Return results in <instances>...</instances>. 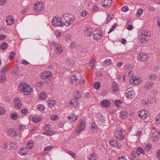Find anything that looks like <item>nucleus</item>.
Listing matches in <instances>:
<instances>
[{"label": "nucleus", "mask_w": 160, "mask_h": 160, "mask_svg": "<svg viewBox=\"0 0 160 160\" xmlns=\"http://www.w3.org/2000/svg\"><path fill=\"white\" fill-rule=\"evenodd\" d=\"M63 26L68 27L71 25L75 20V16L72 14L64 13L62 17Z\"/></svg>", "instance_id": "nucleus-1"}, {"label": "nucleus", "mask_w": 160, "mask_h": 160, "mask_svg": "<svg viewBox=\"0 0 160 160\" xmlns=\"http://www.w3.org/2000/svg\"><path fill=\"white\" fill-rule=\"evenodd\" d=\"M18 89L22 93L26 95L30 94L33 90L31 86L27 84L26 83L20 84L18 86Z\"/></svg>", "instance_id": "nucleus-2"}, {"label": "nucleus", "mask_w": 160, "mask_h": 160, "mask_svg": "<svg viewBox=\"0 0 160 160\" xmlns=\"http://www.w3.org/2000/svg\"><path fill=\"white\" fill-rule=\"evenodd\" d=\"M33 7L35 14H40L43 11L45 8V4L43 2L38 1L35 3Z\"/></svg>", "instance_id": "nucleus-3"}, {"label": "nucleus", "mask_w": 160, "mask_h": 160, "mask_svg": "<svg viewBox=\"0 0 160 160\" xmlns=\"http://www.w3.org/2000/svg\"><path fill=\"white\" fill-rule=\"evenodd\" d=\"M52 25L57 27H61L63 26L62 18L58 17L53 18L51 20Z\"/></svg>", "instance_id": "nucleus-4"}, {"label": "nucleus", "mask_w": 160, "mask_h": 160, "mask_svg": "<svg viewBox=\"0 0 160 160\" xmlns=\"http://www.w3.org/2000/svg\"><path fill=\"white\" fill-rule=\"evenodd\" d=\"M6 132L8 136L11 137H14L15 136L18 135L21 133L19 129L17 130L12 128H9L7 129L6 131Z\"/></svg>", "instance_id": "nucleus-5"}, {"label": "nucleus", "mask_w": 160, "mask_h": 160, "mask_svg": "<svg viewBox=\"0 0 160 160\" xmlns=\"http://www.w3.org/2000/svg\"><path fill=\"white\" fill-rule=\"evenodd\" d=\"M51 44L54 47V51L56 54H60L62 53L63 49L61 45L57 44L54 41L51 42Z\"/></svg>", "instance_id": "nucleus-6"}, {"label": "nucleus", "mask_w": 160, "mask_h": 160, "mask_svg": "<svg viewBox=\"0 0 160 160\" xmlns=\"http://www.w3.org/2000/svg\"><path fill=\"white\" fill-rule=\"evenodd\" d=\"M86 127V122L84 121H81L80 123L76 128L75 132L78 134L84 130Z\"/></svg>", "instance_id": "nucleus-7"}, {"label": "nucleus", "mask_w": 160, "mask_h": 160, "mask_svg": "<svg viewBox=\"0 0 160 160\" xmlns=\"http://www.w3.org/2000/svg\"><path fill=\"white\" fill-rule=\"evenodd\" d=\"M123 133V130L121 129V130H117L115 133V135L118 139L122 140L124 138V134Z\"/></svg>", "instance_id": "nucleus-8"}, {"label": "nucleus", "mask_w": 160, "mask_h": 160, "mask_svg": "<svg viewBox=\"0 0 160 160\" xmlns=\"http://www.w3.org/2000/svg\"><path fill=\"white\" fill-rule=\"evenodd\" d=\"M52 76V73L49 71H45L41 75V78L43 79H47L50 78Z\"/></svg>", "instance_id": "nucleus-9"}, {"label": "nucleus", "mask_w": 160, "mask_h": 160, "mask_svg": "<svg viewBox=\"0 0 160 160\" xmlns=\"http://www.w3.org/2000/svg\"><path fill=\"white\" fill-rule=\"evenodd\" d=\"M93 35L94 39L98 41L100 40L102 37V32L100 31L95 30L93 32Z\"/></svg>", "instance_id": "nucleus-10"}, {"label": "nucleus", "mask_w": 160, "mask_h": 160, "mask_svg": "<svg viewBox=\"0 0 160 160\" xmlns=\"http://www.w3.org/2000/svg\"><path fill=\"white\" fill-rule=\"evenodd\" d=\"M149 113L147 111L145 110H142L138 113V116L142 119H143L147 118V117H149L148 115Z\"/></svg>", "instance_id": "nucleus-11"}, {"label": "nucleus", "mask_w": 160, "mask_h": 160, "mask_svg": "<svg viewBox=\"0 0 160 160\" xmlns=\"http://www.w3.org/2000/svg\"><path fill=\"white\" fill-rule=\"evenodd\" d=\"M15 20L14 17L11 15L8 16L6 19L7 23L9 25H12L14 22Z\"/></svg>", "instance_id": "nucleus-12"}, {"label": "nucleus", "mask_w": 160, "mask_h": 160, "mask_svg": "<svg viewBox=\"0 0 160 160\" xmlns=\"http://www.w3.org/2000/svg\"><path fill=\"white\" fill-rule=\"evenodd\" d=\"M138 55V60L141 61H146L148 59V56L147 55L144 54L142 53H141Z\"/></svg>", "instance_id": "nucleus-13"}, {"label": "nucleus", "mask_w": 160, "mask_h": 160, "mask_svg": "<svg viewBox=\"0 0 160 160\" xmlns=\"http://www.w3.org/2000/svg\"><path fill=\"white\" fill-rule=\"evenodd\" d=\"M15 108L16 109L21 108L22 103L18 98H16L14 99Z\"/></svg>", "instance_id": "nucleus-14"}, {"label": "nucleus", "mask_w": 160, "mask_h": 160, "mask_svg": "<svg viewBox=\"0 0 160 160\" xmlns=\"http://www.w3.org/2000/svg\"><path fill=\"white\" fill-rule=\"evenodd\" d=\"M101 5L103 7L109 6L112 4V0H102L101 1Z\"/></svg>", "instance_id": "nucleus-15"}, {"label": "nucleus", "mask_w": 160, "mask_h": 160, "mask_svg": "<svg viewBox=\"0 0 160 160\" xmlns=\"http://www.w3.org/2000/svg\"><path fill=\"white\" fill-rule=\"evenodd\" d=\"M110 102L108 100L104 99L102 101L101 104L105 107H109L110 105Z\"/></svg>", "instance_id": "nucleus-16"}, {"label": "nucleus", "mask_w": 160, "mask_h": 160, "mask_svg": "<svg viewBox=\"0 0 160 160\" xmlns=\"http://www.w3.org/2000/svg\"><path fill=\"white\" fill-rule=\"evenodd\" d=\"M67 118L68 120L71 122H75L77 119V116L73 114L69 115L67 117Z\"/></svg>", "instance_id": "nucleus-17"}, {"label": "nucleus", "mask_w": 160, "mask_h": 160, "mask_svg": "<svg viewBox=\"0 0 160 160\" xmlns=\"http://www.w3.org/2000/svg\"><path fill=\"white\" fill-rule=\"evenodd\" d=\"M91 131L94 133H97L98 131V127L96 124L93 122L91 125Z\"/></svg>", "instance_id": "nucleus-18"}, {"label": "nucleus", "mask_w": 160, "mask_h": 160, "mask_svg": "<svg viewBox=\"0 0 160 160\" xmlns=\"http://www.w3.org/2000/svg\"><path fill=\"white\" fill-rule=\"evenodd\" d=\"M133 72L132 71H130L129 73H128V74L127 75V76H130V77L131 78H134L135 80H134V84H138L139 82V80L135 76H133V74H132Z\"/></svg>", "instance_id": "nucleus-19"}, {"label": "nucleus", "mask_w": 160, "mask_h": 160, "mask_svg": "<svg viewBox=\"0 0 160 160\" xmlns=\"http://www.w3.org/2000/svg\"><path fill=\"white\" fill-rule=\"evenodd\" d=\"M66 63L69 64L71 66H73L75 64L74 60L71 58H67L66 61Z\"/></svg>", "instance_id": "nucleus-20"}, {"label": "nucleus", "mask_w": 160, "mask_h": 160, "mask_svg": "<svg viewBox=\"0 0 160 160\" xmlns=\"http://www.w3.org/2000/svg\"><path fill=\"white\" fill-rule=\"evenodd\" d=\"M77 100V99L75 98L72 99L71 101L69 102V104L71 105L72 107H76L78 104Z\"/></svg>", "instance_id": "nucleus-21"}, {"label": "nucleus", "mask_w": 160, "mask_h": 160, "mask_svg": "<svg viewBox=\"0 0 160 160\" xmlns=\"http://www.w3.org/2000/svg\"><path fill=\"white\" fill-rule=\"evenodd\" d=\"M112 62L110 59H107L103 61L102 64L103 65H109L111 64Z\"/></svg>", "instance_id": "nucleus-22"}, {"label": "nucleus", "mask_w": 160, "mask_h": 160, "mask_svg": "<svg viewBox=\"0 0 160 160\" xmlns=\"http://www.w3.org/2000/svg\"><path fill=\"white\" fill-rule=\"evenodd\" d=\"M133 92L132 91H131L129 92H126L125 93V96L127 98L129 99H131L132 98V96H133Z\"/></svg>", "instance_id": "nucleus-23"}, {"label": "nucleus", "mask_w": 160, "mask_h": 160, "mask_svg": "<svg viewBox=\"0 0 160 160\" xmlns=\"http://www.w3.org/2000/svg\"><path fill=\"white\" fill-rule=\"evenodd\" d=\"M8 44L6 42L2 43L0 45V48L3 50L7 49L8 47Z\"/></svg>", "instance_id": "nucleus-24"}, {"label": "nucleus", "mask_w": 160, "mask_h": 160, "mask_svg": "<svg viewBox=\"0 0 160 160\" xmlns=\"http://www.w3.org/2000/svg\"><path fill=\"white\" fill-rule=\"evenodd\" d=\"M147 38L143 36L142 35H140L139 36V40L140 42L142 43H145L146 42Z\"/></svg>", "instance_id": "nucleus-25"}, {"label": "nucleus", "mask_w": 160, "mask_h": 160, "mask_svg": "<svg viewBox=\"0 0 160 160\" xmlns=\"http://www.w3.org/2000/svg\"><path fill=\"white\" fill-rule=\"evenodd\" d=\"M27 148L29 149H31L33 147V143L31 141H29L27 143Z\"/></svg>", "instance_id": "nucleus-26"}, {"label": "nucleus", "mask_w": 160, "mask_h": 160, "mask_svg": "<svg viewBox=\"0 0 160 160\" xmlns=\"http://www.w3.org/2000/svg\"><path fill=\"white\" fill-rule=\"evenodd\" d=\"M42 119L39 117H36L32 118V121L33 123H36L41 121Z\"/></svg>", "instance_id": "nucleus-27"}, {"label": "nucleus", "mask_w": 160, "mask_h": 160, "mask_svg": "<svg viewBox=\"0 0 160 160\" xmlns=\"http://www.w3.org/2000/svg\"><path fill=\"white\" fill-rule=\"evenodd\" d=\"M109 143L110 145L113 147H115L118 146H119L118 143V142L115 140H113L109 142Z\"/></svg>", "instance_id": "nucleus-28"}, {"label": "nucleus", "mask_w": 160, "mask_h": 160, "mask_svg": "<svg viewBox=\"0 0 160 160\" xmlns=\"http://www.w3.org/2000/svg\"><path fill=\"white\" fill-rule=\"evenodd\" d=\"M84 34L86 36L88 37L90 35V31L89 27H87L85 28Z\"/></svg>", "instance_id": "nucleus-29"}, {"label": "nucleus", "mask_w": 160, "mask_h": 160, "mask_svg": "<svg viewBox=\"0 0 160 160\" xmlns=\"http://www.w3.org/2000/svg\"><path fill=\"white\" fill-rule=\"evenodd\" d=\"M141 35H143L145 37H146L147 38L148 37H150V32L149 31H144L141 33Z\"/></svg>", "instance_id": "nucleus-30"}, {"label": "nucleus", "mask_w": 160, "mask_h": 160, "mask_svg": "<svg viewBox=\"0 0 160 160\" xmlns=\"http://www.w3.org/2000/svg\"><path fill=\"white\" fill-rule=\"evenodd\" d=\"M120 116L122 119H124L127 117L126 112L125 111H123L121 112Z\"/></svg>", "instance_id": "nucleus-31"}, {"label": "nucleus", "mask_w": 160, "mask_h": 160, "mask_svg": "<svg viewBox=\"0 0 160 160\" xmlns=\"http://www.w3.org/2000/svg\"><path fill=\"white\" fill-rule=\"evenodd\" d=\"M65 39V40L67 42L71 41L72 39V37L69 34H67L66 35Z\"/></svg>", "instance_id": "nucleus-32"}, {"label": "nucleus", "mask_w": 160, "mask_h": 160, "mask_svg": "<svg viewBox=\"0 0 160 160\" xmlns=\"http://www.w3.org/2000/svg\"><path fill=\"white\" fill-rule=\"evenodd\" d=\"M10 117L13 120H16L18 118V115L16 113H13L11 114Z\"/></svg>", "instance_id": "nucleus-33"}, {"label": "nucleus", "mask_w": 160, "mask_h": 160, "mask_svg": "<svg viewBox=\"0 0 160 160\" xmlns=\"http://www.w3.org/2000/svg\"><path fill=\"white\" fill-rule=\"evenodd\" d=\"M123 69L124 70H131L133 68V66L131 64H127L124 66Z\"/></svg>", "instance_id": "nucleus-34"}, {"label": "nucleus", "mask_w": 160, "mask_h": 160, "mask_svg": "<svg viewBox=\"0 0 160 160\" xmlns=\"http://www.w3.org/2000/svg\"><path fill=\"white\" fill-rule=\"evenodd\" d=\"M43 134L47 136H52L54 134V133L53 131H50L44 132H43Z\"/></svg>", "instance_id": "nucleus-35"}, {"label": "nucleus", "mask_w": 160, "mask_h": 160, "mask_svg": "<svg viewBox=\"0 0 160 160\" xmlns=\"http://www.w3.org/2000/svg\"><path fill=\"white\" fill-rule=\"evenodd\" d=\"M6 79V76L5 74H2L0 75V82H4Z\"/></svg>", "instance_id": "nucleus-36"}, {"label": "nucleus", "mask_w": 160, "mask_h": 160, "mask_svg": "<svg viewBox=\"0 0 160 160\" xmlns=\"http://www.w3.org/2000/svg\"><path fill=\"white\" fill-rule=\"evenodd\" d=\"M39 97L41 100H44L46 98V94L45 92L40 93Z\"/></svg>", "instance_id": "nucleus-37"}, {"label": "nucleus", "mask_w": 160, "mask_h": 160, "mask_svg": "<svg viewBox=\"0 0 160 160\" xmlns=\"http://www.w3.org/2000/svg\"><path fill=\"white\" fill-rule=\"evenodd\" d=\"M38 109L40 111H42L45 109V107L42 104L38 105L37 106Z\"/></svg>", "instance_id": "nucleus-38"}, {"label": "nucleus", "mask_w": 160, "mask_h": 160, "mask_svg": "<svg viewBox=\"0 0 160 160\" xmlns=\"http://www.w3.org/2000/svg\"><path fill=\"white\" fill-rule=\"evenodd\" d=\"M71 82L73 83H74L77 81L78 78L76 77V76L74 75H72L71 77Z\"/></svg>", "instance_id": "nucleus-39"}, {"label": "nucleus", "mask_w": 160, "mask_h": 160, "mask_svg": "<svg viewBox=\"0 0 160 160\" xmlns=\"http://www.w3.org/2000/svg\"><path fill=\"white\" fill-rule=\"evenodd\" d=\"M51 119L53 121H55L56 119H59V117L57 115H52L50 116Z\"/></svg>", "instance_id": "nucleus-40"}, {"label": "nucleus", "mask_w": 160, "mask_h": 160, "mask_svg": "<svg viewBox=\"0 0 160 160\" xmlns=\"http://www.w3.org/2000/svg\"><path fill=\"white\" fill-rule=\"evenodd\" d=\"M98 156L95 153H93L91 154V160H96L98 158Z\"/></svg>", "instance_id": "nucleus-41"}, {"label": "nucleus", "mask_w": 160, "mask_h": 160, "mask_svg": "<svg viewBox=\"0 0 160 160\" xmlns=\"http://www.w3.org/2000/svg\"><path fill=\"white\" fill-rule=\"evenodd\" d=\"M88 14V12L85 10L82 11L80 13V15L82 17H85Z\"/></svg>", "instance_id": "nucleus-42"}, {"label": "nucleus", "mask_w": 160, "mask_h": 160, "mask_svg": "<svg viewBox=\"0 0 160 160\" xmlns=\"http://www.w3.org/2000/svg\"><path fill=\"white\" fill-rule=\"evenodd\" d=\"M92 10V12H96L99 11V8L98 6L96 5H95L93 6Z\"/></svg>", "instance_id": "nucleus-43"}, {"label": "nucleus", "mask_w": 160, "mask_h": 160, "mask_svg": "<svg viewBox=\"0 0 160 160\" xmlns=\"http://www.w3.org/2000/svg\"><path fill=\"white\" fill-rule=\"evenodd\" d=\"M101 86V84L99 82H95L94 84V87L96 89H99Z\"/></svg>", "instance_id": "nucleus-44"}, {"label": "nucleus", "mask_w": 160, "mask_h": 160, "mask_svg": "<svg viewBox=\"0 0 160 160\" xmlns=\"http://www.w3.org/2000/svg\"><path fill=\"white\" fill-rule=\"evenodd\" d=\"M74 95L75 99L77 100L79 98H80L81 96V94L79 93L78 91H77L75 92L74 93Z\"/></svg>", "instance_id": "nucleus-45"}, {"label": "nucleus", "mask_w": 160, "mask_h": 160, "mask_svg": "<svg viewBox=\"0 0 160 160\" xmlns=\"http://www.w3.org/2000/svg\"><path fill=\"white\" fill-rule=\"evenodd\" d=\"M143 12V10L142 9H139L137 12V16L138 17L140 16Z\"/></svg>", "instance_id": "nucleus-46"}, {"label": "nucleus", "mask_w": 160, "mask_h": 160, "mask_svg": "<svg viewBox=\"0 0 160 160\" xmlns=\"http://www.w3.org/2000/svg\"><path fill=\"white\" fill-rule=\"evenodd\" d=\"M152 83L148 82L146 84L145 88L147 89L151 88H152Z\"/></svg>", "instance_id": "nucleus-47"}, {"label": "nucleus", "mask_w": 160, "mask_h": 160, "mask_svg": "<svg viewBox=\"0 0 160 160\" xmlns=\"http://www.w3.org/2000/svg\"><path fill=\"white\" fill-rule=\"evenodd\" d=\"M44 83L42 82H37L36 85L38 87H41L43 86Z\"/></svg>", "instance_id": "nucleus-48"}, {"label": "nucleus", "mask_w": 160, "mask_h": 160, "mask_svg": "<svg viewBox=\"0 0 160 160\" xmlns=\"http://www.w3.org/2000/svg\"><path fill=\"white\" fill-rule=\"evenodd\" d=\"M6 110L4 108L0 107V115H4L5 113Z\"/></svg>", "instance_id": "nucleus-49"}, {"label": "nucleus", "mask_w": 160, "mask_h": 160, "mask_svg": "<svg viewBox=\"0 0 160 160\" xmlns=\"http://www.w3.org/2000/svg\"><path fill=\"white\" fill-rule=\"evenodd\" d=\"M121 103H122V102L120 100H116L114 102V104L117 107H119V105Z\"/></svg>", "instance_id": "nucleus-50"}, {"label": "nucleus", "mask_w": 160, "mask_h": 160, "mask_svg": "<svg viewBox=\"0 0 160 160\" xmlns=\"http://www.w3.org/2000/svg\"><path fill=\"white\" fill-rule=\"evenodd\" d=\"M67 153L70 155L72 156L74 158H76V155L75 153L72 151H68Z\"/></svg>", "instance_id": "nucleus-51"}, {"label": "nucleus", "mask_w": 160, "mask_h": 160, "mask_svg": "<svg viewBox=\"0 0 160 160\" xmlns=\"http://www.w3.org/2000/svg\"><path fill=\"white\" fill-rule=\"evenodd\" d=\"M151 147L152 145L150 144H149L145 146V147H144L146 151H148L151 148Z\"/></svg>", "instance_id": "nucleus-52"}, {"label": "nucleus", "mask_w": 160, "mask_h": 160, "mask_svg": "<svg viewBox=\"0 0 160 160\" xmlns=\"http://www.w3.org/2000/svg\"><path fill=\"white\" fill-rule=\"evenodd\" d=\"M53 148V147L52 146H48L46 147L44 149V151H50L51 150L52 148Z\"/></svg>", "instance_id": "nucleus-53"}, {"label": "nucleus", "mask_w": 160, "mask_h": 160, "mask_svg": "<svg viewBox=\"0 0 160 160\" xmlns=\"http://www.w3.org/2000/svg\"><path fill=\"white\" fill-rule=\"evenodd\" d=\"M28 109L27 108H25L22 109L21 110V112L22 113L23 115H26V113L27 112H28Z\"/></svg>", "instance_id": "nucleus-54"}, {"label": "nucleus", "mask_w": 160, "mask_h": 160, "mask_svg": "<svg viewBox=\"0 0 160 160\" xmlns=\"http://www.w3.org/2000/svg\"><path fill=\"white\" fill-rule=\"evenodd\" d=\"M55 35L57 38H59L61 36L62 32L59 31L55 32Z\"/></svg>", "instance_id": "nucleus-55"}, {"label": "nucleus", "mask_w": 160, "mask_h": 160, "mask_svg": "<svg viewBox=\"0 0 160 160\" xmlns=\"http://www.w3.org/2000/svg\"><path fill=\"white\" fill-rule=\"evenodd\" d=\"M15 53L14 52H11L9 54V57L10 60H12L13 58V56L15 55Z\"/></svg>", "instance_id": "nucleus-56"}, {"label": "nucleus", "mask_w": 160, "mask_h": 160, "mask_svg": "<svg viewBox=\"0 0 160 160\" xmlns=\"http://www.w3.org/2000/svg\"><path fill=\"white\" fill-rule=\"evenodd\" d=\"M102 73L100 71H98L96 73V76L97 77L101 78L102 77Z\"/></svg>", "instance_id": "nucleus-57"}, {"label": "nucleus", "mask_w": 160, "mask_h": 160, "mask_svg": "<svg viewBox=\"0 0 160 160\" xmlns=\"http://www.w3.org/2000/svg\"><path fill=\"white\" fill-rule=\"evenodd\" d=\"M122 10L124 12H126L128 10V7L126 6H125L122 8Z\"/></svg>", "instance_id": "nucleus-58"}, {"label": "nucleus", "mask_w": 160, "mask_h": 160, "mask_svg": "<svg viewBox=\"0 0 160 160\" xmlns=\"http://www.w3.org/2000/svg\"><path fill=\"white\" fill-rule=\"evenodd\" d=\"M95 61V59H94L92 61H91V69H93Z\"/></svg>", "instance_id": "nucleus-59"}, {"label": "nucleus", "mask_w": 160, "mask_h": 160, "mask_svg": "<svg viewBox=\"0 0 160 160\" xmlns=\"http://www.w3.org/2000/svg\"><path fill=\"white\" fill-rule=\"evenodd\" d=\"M7 38V36L5 35L0 34V41L3 40Z\"/></svg>", "instance_id": "nucleus-60"}, {"label": "nucleus", "mask_w": 160, "mask_h": 160, "mask_svg": "<svg viewBox=\"0 0 160 160\" xmlns=\"http://www.w3.org/2000/svg\"><path fill=\"white\" fill-rule=\"evenodd\" d=\"M157 77V76L156 75L154 74H151L149 76V78L151 80H153L154 79L156 78Z\"/></svg>", "instance_id": "nucleus-61"}, {"label": "nucleus", "mask_w": 160, "mask_h": 160, "mask_svg": "<svg viewBox=\"0 0 160 160\" xmlns=\"http://www.w3.org/2000/svg\"><path fill=\"white\" fill-rule=\"evenodd\" d=\"M138 152L139 153H142L143 154L144 153V152L143 151V150L141 148H138L137 149Z\"/></svg>", "instance_id": "nucleus-62"}, {"label": "nucleus", "mask_w": 160, "mask_h": 160, "mask_svg": "<svg viewBox=\"0 0 160 160\" xmlns=\"http://www.w3.org/2000/svg\"><path fill=\"white\" fill-rule=\"evenodd\" d=\"M156 122L158 124L160 123V114L157 117L156 119Z\"/></svg>", "instance_id": "nucleus-63"}, {"label": "nucleus", "mask_w": 160, "mask_h": 160, "mask_svg": "<svg viewBox=\"0 0 160 160\" xmlns=\"http://www.w3.org/2000/svg\"><path fill=\"white\" fill-rule=\"evenodd\" d=\"M156 154L158 159L160 160V149L158 150L156 152Z\"/></svg>", "instance_id": "nucleus-64"}]
</instances>
